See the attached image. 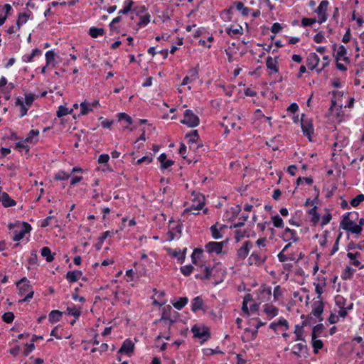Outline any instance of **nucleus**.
Wrapping results in <instances>:
<instances>
[{"mask_svg": "<svg viewBox=\"0 0 364 364\" xmlns=\"http://www.w3.org/2000/svg\"><path fill=\"white\" fill-rule=\"evenodd\" d=\"M16 285L18 289V294L25 296L23 299L19 300V303L28 301L33 296L34 291L32 286L30 284V281L26 277H23L16 282Z\"/></svg>", "mask_w": 364, "mask_h": 364, "instance_id": "1", "label": "nucleus"}, {"mask_svg": "<svg viewBox=\"0 0 364 364\" xmlns=\"http://www.w3.org/2000/svg\"><path fill=\"white\" fill-rule=\"evenodd\" d=\"M340 228L355 235H359L363 231V228L357 226V223H355V220L350 218V213H344L343 215Z\"/></svg>", "mask_w": 364, "mask_h": 364, "instance_id": "2", "label": "nucleus"}, {"mask_svg": "<svg viewBox=\"0 0 364 364\" xmlns=\"http://www.w3.org/2000/svg\"><path fill=\"white\" fill-rule=\"evenodd\" d=\"M178 313L170 305H166L162 308L161 322H163L168 328L176 323L178 318Z\"/></svg>", "mask_w": 364, "mask_h": 364, "instance_id": "3", "label": "nucleus"}, {"mask_svg": "<svg viewBox=\"0 0 364 364\" xmlns=\"http://www.w3.org/2000/svg\"><path fill=\"white\" fill-rule=\"evenodd\" d=\"M267 250H254L247 259L249 265L262 266L267 259Z\"/></svg>", "mask_w": 364, "mask_h": 364, "instance_id": "4", "label": "nucleus"}, {"mask_svg": "<svg viewBox=\"0 0 364 364\" xmlns=\"http://www.w3.org/2000/svg\"><path fill=\"white\" fill-rule=\"evenodd\" d=\"M181 123L186 125L189 128H195L200 124V119L191 109H186L183 113V119Z\"/></svg>", "mask_w": 364, "mask_h": 364, "instance_id": "5", "label": "nucleus"}, {"mask_svg": "<svg viewBox=\"0 0 364 364\" xmlns=\"http://www.w3.org/2000/svg\"><path fill=\"white\" fill-rule=\"evenodd\" d=\"M300 124L303 134L306 136L311 141L312 135L314 132L311 120L310 119L306 118V115L302 114L300 119Z\"/></svg>", "mask_w": 364, "mask_h": 364, "instance_id": "6", "label": "nucleus"}, {"mask_svg": "<svg viewBox=\"0 0 364 364\" xmlns=\"http://www.w3.org/2000/svg\"><path fill=\"white\" fill-rule=\"evenodd\" d=\"M191 331L195 338L200 339L201 343H204L208 341L210 338V331L208 328L203 326L200 327L197 325H194L191 328Z\"/></svg>", "mask_w": 364, "mask_h": 364, "instance_id": "7", "label": "nucleus"}, {"mask_svg": "<svg viewBox=\"0 0 364 364\" xmlns=\"http://www.w3.org/2000/svg\"><path fill=\"white\" fill-rule=\"evenodd\" d=\"M228 243V240L222 242H213L210 241L205 244V250L208 254L215 253L219 255L222 253L223 248L225 244Z\"/></svg>", "mask_w": 364, "mask_h": 364, "instance_id": "8", "label": "nucleus"}, {"mask_svg": "<svg viewBox=\"0 0 364 364\" xmlns=\"http://www.w3.org/2000/svg\"><path fill=\"white\" fill-rule=\"evenodd\" d=\"M329 4L328 0H323L320 2L318 6L315 9L314 12L317 14L318 16V22L323 23L326 21L328 18L327 8Z\"/></svg>", "mask_w": 364, "mask_h": 364, "instance_id": "9", "label": "nucleus"}, {"mask_svg": "<svg viewBox=\"0 0 364 364\" xmlns=\"http://www.w3.org/2000/svg\"><path fill=\"white\" fill-rule=\"evenodd\" d=\"M32 230L31 225L27 222H23L21 224V228L19 230H15L13 232V240L18 242L23 239L26 233H29Z\"/></svg>", "mask_w": 364, "mask_h": 364, "instance_id": "10", "label": "nucleus"}, {"mask_svg": "<svg viewBox=\"0 0 364 364\" xmlns=\"http://www.w3.org/2000/svg\"><path fill=\"white\" fill-rule=\"evenodd\" d=\"M280 238L284 242H296L299 240V237L297 236L296 231L293 229H290L289 228H286L284 230L280 235Z\"/></svg>", "mask_w": 364, "mask_h": 364, "instance_id": "11", "label": "nucleus"}, {"mask_svg": "<svg viewBox=\"0 0 364 364\" xmlns=\"http://www.w3.org/2000/svg\"><path fill=\"white\" fill-rule=\"evenodd\" d=\"M252 247L253 245L251 241L247 240L244 242L242 245L237 251V257L240 259H245L249 255V252Z\"/></svg>", "mask_w": 364, "mask_h": 364, "instance_id": "12", "label": "nucleus"}, {"mask_svg": "<svg viewBox=\"0 0 364 364\" xmlns=\"http://www.w3.org/2000/svg\"><path fill=\"white\" fill-rule=\"evenodd\" d=\"M134 350V344L130 339L128 338L123 342L121 348L118 350V353L121 354L124 353L127 355L130 356L133 353Z\"/></svg>", "mask_w": 364, "mask_h": 364, "instance_id": "13", "label": "nucleus"}, {"mask_svg": "<svg viewBox=\"0 0 364 364\" xmlns=\"http://www.w3.org/2000/svg\"><path fill=\"white\" fill-rule=\"evenodd\" d=\"M347 54V49L343 45H340L338 48L336 53L334 55L336 61L343 60L346 63H349L350 60Z\"/></svg>", "mask_w": 364, "mask_h": 364, "instance_id": "14", "label": "nucleus"}, {"mask_svg": "<svg viewBox=\"0 0 364 364\" xmlns=\"http://www.w3.org/2000/svg\"><path fill=\"white\" fill-rule=\"evenodd\" d=\"M320 61L318 55L316 53H310L306 59V63L311 70L316 68Z\"/></svg>", "mask_w": 364, "mask_h": 364, "instance_id": "15", "label": "nucleus"}, {"mask_svg": "<svg viewBox=\"0 0 364 364\" xmlns=\"http://www.w3.org/2000/svg\"><path fill=\"white\" fill-rule=\"evenodd\" d=\"M118 230L115 231V233H117ZM114 232L113 230H107L104 232L102 235L98 238L97 243L95 245V248L97 251H100L102 249L104 241L107 237H111L114 235Z\"/></svg>", "mask_w": 364, "mask_h": 364, "instance_id": "16", "label": "nucleus"}, {"mask_svg": "<svg viewBox=\"0 0 364 364\" xmlns=\"http://www.w3.org/2000/svg\"><path fill=\"white\" fill-rule=\"evenodd\" d=\"M308 351L309 349L307 346L301 343L295 344L292 348V353L296 355L298 358L307 355Z\"/></svg>", "mask_w": 364, "mask_h": 364, "instance_id": "17", "label": "nucleus"}, {"mask_svg": "<svg viewBox=\"0 0 364 364\" xmlns=\"http://www.w3.org/2000/svg\"><path fill=\"white\" fill-rule=\"evenodd\" d=\"M323 303L322 301H318L315 303H314L312 306V314L313 315L319 318L320 321L323 320L321 318V315L323 312Z\"/></svg>", "mask_w": 364, "mask_h": 364, "instance_id": "18", "label": "nucleus"}, {"mask_svg": "<svg viewBox=\"0 0 364 364\" xmlns=\"http://www.w3.org/2000/svg\"><path fill=\"white\" fill-rule=\"evenodd\" d=\"M204 301L201 296H198L194 297L191 301V309L193 312L196 313L199 310L203 309Z\"/></svg>", "mask_w": 364, "mask_h": 364, "instance_id": "19", "label": "nucleus"}, {"mask_svg": "<svg viewBox=\"0 0 364 364\" xmlns=\"http://www.w3.org/2000/svg\"><path fill=\"white\" fill-rule=\"evenodd\" d=\"M0 201L1 202V204L4 208L13 207L16 205V200L12 199L9 196V195L6 192H3L1 193V196L0 197Z\"/></svg>", "mask_w": 364, "mask_h": 364, "instance_id": "20", "label": "nucleus"}, {"mask_svg": "<svg viewBox=\"0 0 364 364\" xmlns=\"http://www.w3.org/2000/svg\"><path fill=\"white\" fill-rule=\"evenodd\" d=\"M32 15V12L31 11H28L27 13H19L18 16V19L16 22V26L17 30H19L22 25L25 24L27 21L29 19L30 16Z\"/></svg>", "mask_w": 364, "mask_h": 364, "instance_id": "21", "label": "nucleus"}, {"mask_svg": "<svg viewBox=\"0 0 364 364\" xmlns=\"http://www.w3.org/2000/svg\"><path fill=\"white\" fill-rule=\"evenodd\" d=\"M264 312L267 314L269 319H272L278 315L279 309L273 305L267 304L264 305Z\"/></svg>", "mask_w": 364, "mask_h": 364, "instance_id": "22", "label": "nucleus"}, {"mask_svg": "<svg viewBox=\"0 0 364 364\" xmlns=\"http://www.w3.org/2000/svg\"><path fill=\"white\" fill-rule=\"evenodd\" d=\"M82 276V272L80 270L68 271L65 275V279L70 283H74Z\"/></svg>", "mask_w": 364, "mask_h": 364, "instance_id": "23", "label": "nucleus"}, {"mask_svg": "<svg viewBox=\"0 0 364 364\" xmlns=\"http://www.w3.org/2000/svg\"><path fill=\"white\" fill-rule=\"evenodd\" d=\"M266 66L271 70L272 73H277L279 72L278 62L277 58L273 59L271 56H268L266 60Z\"/></svg>", "mask_w": 364, "mask_h": 364, "instance_id": "24", "label": "nucleus"}, {"mask_svg": "<svg viewBox=\"0 0 364 364\" xmlns=\"http://www.w3.org/2000/svg\"><path fill=\"white\" fill-rule=\"evenodd\" d=\"M63 312L59 310H53L48 314V321L50 323H57L60 321Z\"/></svg>", "mask_w": 364, "mask_h": 364, "instance_id": "25", "label": "nucleus"}, {"mask_svg": "<svg viewBox=\"0 0 364 364\" xmlns=\"http://www.w3.org/2000/svg\"><path fill=\"white\" fill-rule=\"evenodd\" d=\"M304 325V322L302 323V325L296 324L295 326L294 334H295V341H301L305 342V338L304 337V331L303 326Z\"/></svg>", "mask_w": 364, "mask_h": 364, "instance_id": "26", "label": "nucleus"}, {"mask_svg": "<svg viewBox=\"0 0 364 364\" xmlns=\"http://www.w3.org/2000/svg\"><path fill=\"white\" fill-rule=\"evenodd\" d=\"M317 338L318 336H311V344L315 354L323 347V341Z\"/></svg>", "mask_w": 364, "mask_h": 364, "instance_id": "27", "label": "nucleus"}, {"mask_svg": "<svg viewBox=\"0 0 364 364\" xmlns=\"http://www.w3.org/2000/svg\"><path fill=\"white\" fill-rule=\"evenodd\" d=\"M42 257L46 258V262H51L54 260L55 253H52L50 249L48 247H43L41 250Z\"/></svg>", "mask_w": 364, "mask_h": 364, "instance_id": "28", "label": "nucleus"}, {"mask_svg": "<svg viewBox=\"0 0 364 364\" xmlns=\"http://www.w3.org/2000/svg\"><path fill=\"white\" fill-rule=\"evenodd\" d=\"M134 5L133 0H125L124 2V8L119 11V15H127L132 12V7Z\"/></svg>", "mask_w": 364, "mask_h": 364, "instance_id": "29", "label": "nucleus"}, {"mask_svg": "<svg viewBox=\"0 0 364 364\" xmlns=\"http://www.w3.org/2000/svg\"><path fill=\"white\" fill-rule=\"evenodd\" d=\"M105 29L102 28H97L95 26L90 27L88 31V34L93 38H97L99 36H102L105 34Z\"/></svg>", "mask_w": 364, "mask_h": 364, "instance_id": "30", "label": "nucleus"}, {"mask_svg": "<svg viewBox=\"0 0 364 364\" xmlns=\"http://www.w3.org/2000/svg\"><path fill=\"white\" fill-rule=\"evenodd\" d=\"M66 312L68 315L73 316L76 319H77L82 314L81 307H77L75 305H73V306H68Z\"/></svg>", "mask_w": 364, "mask_h": 364, "instance_id": "31", "label": "nucleus"}, {"mask_svg": "<svg viewBox=\"0 0 364 364\" xmlns=\"http://www.w3.org/2000/svg\"><path fill=\"white\" fill-rule=\"evenodd\" d=\"M169 253L175 258H176L181 262H183L186 258V249L183 251L181 250H175L171 251V249H168Z\"/></svg>", "mask_w": 364, "mask_h": 364, "instance_id": "32", "label": "nucleus"}, {"mask_svg": "<svg viewBox=\"0 0 364 364\" xmlns=\"http://www.w3.org/2000/svg\"><path fill=\"white\" fill-rule=\"evenodd\" d=\"M309 215H310L311 222H312L314 225H316L320 220V214L317 212V206L314 205L311 209L309 211Z\"/></svg>", "mask_w": 364, "mask_h": 364, "instance_id": "33", "label": "nucleus"}, {"mask_svg": "<svg viewBox=\"0 0 364 364\" xmlns=\"http://www.w3.org/2000/svg\"><path fill=\"white\" fill-rule=\"evenodd\" d=\"M224 225L221 227L220 229L218 228L217 225H213L210 228V230L211 232V236L214 240H219L223 237V234L221 233V230L223 228Z\"/></svg>", "mask_w": 364, "mask_h": 364, "instance_id": "34", "label": "nucleus"}, {"mask_svg": "<svg viewBox=\"0 0 364 364\" xmlns=\"http://www.w3.org/2000/svg\"><path fill=\"white\" fill-rule=\"evenodd\" d=\"M235 6L237 11H240L243 16H248L250 11L252 10L250 8L245 6L242 1H236L235 3Z\"/></svg>", "mask_w": 364, "mask_h": 364, "instance_id": "35", "label": "nucleus"}, {"mask_svg": "<svg viewBox=\"0 0 364 364\" xmlns=\"http://www.w3.org/2000/svg\"><path fill=\"white\" fill-rule=\"evenodd\" d=\"M186 138L188 139L189 144L196 143L199 139V134L198 130H193L191 132L186 134Z\"/></svg>", "mask_w": 364, "mask_h": 364, "instance_id": "36", "label": "nucleus"}, {"mask_svg": "<svg viewBox=\"0 0 364 364\" xmlns=\"http://www.w3.org/2000/svg\"><path fill=\"white\" fill-rule=\"evenodd\" d=\"M188 299L186 296L180 297L175 302H171L173 307L177 310H181L187 304Z\"/></svg>", "mask_w": 364, "mask_h": 364, "instance_id": "37", "label": "nucleus"}, {"mask_svg": "<svg viewBox=\"0 0 364 364\" xmlns=\"http://www.w3.org/2000/svg\"><path fill=\"white\" fill-rule=\"evenodd\" d=\"M249 218L247 213H242L238 218V222L233 223L230 225V228H239L245 225V221Z\"/></svg>", "mask_w": 364, "mask_h": 364, "instance_id": "38", "label": "nucleus"}, {"mask_svg": "<svg viewBox=\"0 0 364 364\" xmlns=\"http://www.w3.org/2000/svg\"><path fill=\"white\" fill-rule=\"evenodd\" d=\"M203 200L201 201H198V203H193L190 205V207L185 209V211L191 212L192 210H202L205 206V202H204V198L203 196H201Z\"/></svg>", "mask_w": 364, "mask_h": 364, "instance_id": "39", "label": "nucleus"}, {"mask_svg": "<svg viewBox=\"0 0 364 364\" xmlns=\"http://www.w3.org/2000/svg\"><path fill=\"white\" fill-rule=\"evenodd\" d=\"M355 269L350 266H347L341 274V278L343 280L350 279L355 272Z\"/></svg>", "mask_w": 364, "mask_h": 364, "instance_id": "40", "label": "nucleus"}, {"mask_svg": "<svg viewBox=\"0 0 364 364\" xmlns=\"http://www.w3.org/2000/svg\"><path fill=\"white\" fill-rule=\"evenodd\" d=\"M109 160V154H102L100 155L97 161H98L99 164H105L107 166V170L109 171V172H111V171H112V169L111 168H109V166L108 165Z\"/></svg>", "mask_w": 364, "mask_h": 364, "instance_id": "41", "label": "nucleus"}, {"mask_svg": "<svg viewBox=\"0 0 364 364\" xmlns=\"http://www.w3.org/2000/svg\"><path fill=\"white\" fill-rule=\"evenodd\" d=\"M26 142L23 141V139L16 143L14 149L18 150L21 152L23 150L27 154L30 151V146L28 145L25 144Z\"/></svg>", "mask_w": 364, "mask_h": 364, "instance_id": "42", "label": "nucleus"}, {"mask_svg": "<svg viewBox=\"0 0 364 364\" xmlns=\"http://www.w3.org/2000/svg\"><path fill=\"white\" fill-rule=\"evenodd\" d=\"M92 109L90 107V104L85 100L80 103V112L79 115H87Z\"/></svg>", "mask_w": 364, "mask_h": 364, "instance_id": "43", "label": "nucleus"}, {"mask_svg": "<svg viewBox=\"0 0 364 364\" xmlns=\"http://www.w3.org/2000/svg\"><path fill=\"white\" fill-rule=\"evenodd\" d=\"M72 112H73V109L69 110L68 108L66 107L65 106L60 105L58 107V109L56 114H57V117L60 118V117H64L68 114H71Z\"/></svg>", "mask_w": 364, "mask_h": 364, "instance_id": "44", "label": "nucleus"}, {"mask_svg": "<svg viewBox=\"0 0 364 364\" xmlns=\"http://www.w3.org/2000/svg\"><path fill=\"white\" fill-rule=\"evenodd\" d=\"M226 33L231 37H233V36L235 35L242 34L243 28L240 25H238L237 27L235 28H228L226 29Z\"/></svg>", "mask_w": 364, "mask_h": 364, "instance_id": "45", "label": "nucleus"}, {"mask_svg": "<svg viewBox=\"0 0 364 364\" xmlns=\"http://www.w3.org/2000/svg\"><path fill=\"white\" fill-rule=\"evenodd\" d=\"M272 222L274 227L282 228L284 227V221L279 215H275L272 217Z\"/></svg>", "mask_w": 364, "mask_h": 364, "instance_id": "46", "label": "nucleus"}, {"mask_svg": "<svg viewBox=\"0 0 364 364\" xmlns=\"http://www.w3.org/2000/svg\"><path fill=\"white\" fill-rule=\"evenodd\" d=\"M364 201V194L360 193L353 198L350 201V204L352 207H357L361 202Z\"/></svg>", "mask_w": 364, "mask_h": 364, "instance_id": "47", "label": "nucleus"}, {"mask_svg": "<svg viewBox=\"0 0 364 364\" xmlns=\"http://www.w3.org/2000/svg\"><path fill=\"white\" fill-rule=\"evenodd\" d=\"M71 176V173H66L64 171H59L54 176V178L57 181H65L68 180Z\"/></svg>", "mask_w": 364, "mask_h": 364, "instance_id": "48", "label": "nucleus"}, {"mask_svg": "<svg viewBox=\"0 0 364 364\" xmlns=\"http://www.w3.org/2000/svg\"><path fill=\"white\" fill-rule=\"evenodd\" d=\"M39 135V131L38 129H31L27 136L23 139V141L26 143H32L33 139L34 136H37Z\"/></svg>", "mask_w": 364, "mask_h": 364, "instance_id": "49", "label": "nucleus"}, {"mask_svg": "<svg viewBox=\"0 0 364 364\" xmlns=\"http://www.w3.org/2000/svg\"><path fill=\"white\" fill-rule=\"evenodd\" d=\"M335 303L339 309H343L346 307V299L341 295H337L335 296Z\"/></svg>", "mask_w": 364, "mask_h": 364, "instance_id": "50", "label": "nucleus"}, {"mask_svg": "<svg viewBox=\"0 0 364 364\" xmlns=\"http://www.w3.org/2000/svg\"><path fill=\"white\" fill-rule=\"evenodd\" d=\"M83 285L82 284H80L78 287L75 288L74 292L72 294V298L73 300L77 301L78 300L81 303L85 302L86 299L84 296H80L77 294V291H79L80 287H82Z\"/></svg>", "mask_w": 364, "mask_h": 364, "instance_id": "51", "label": "nucleus"}, {"mask_svg": "<svg viewBox=\"0 0 364 364\" xmlns=\"http://www.w3.org/2000/svg\"><path fill=\"white\" fill-rule=\"evenodd\" d=\"M150 22V15L145 14L144 15L140 16L139 21L137 23L138 26L143 27L146 26Z\"/></svg>", "mask_w": 364, "mask_h": 364, "instance_id": "52", "label": "nucleus"}, {"mask_svg": "<svg viewBox=\"0 0 364 364\" xmlns=\"http://www.w3.org/2000/svg\"><path fill=\"white\" fill-rule=\"evenodd\" d=\"M203 250L200 248H196L193 250L191 255V260L193 264H196L197 259H199L203 254Z\"/></svg>", "mask_w": 364, "mask_h": 364, "instance_id": "53", "label": "nucleus"}, {"mask_svg": "<svg viewBox=\"0 0 364 364\" xmlns=\"http://www.w3.org/2000/svg\"><path fill=\"white\" fill-rule=\"evenodd\" d=\"M55 53L53 50H48L46 53V65L53 63L55 60Z\"/></svg>", "mask_w": 364, "mask_h": 364, "instance_id": "54", "label": "nucleus"}, {"mask_svg": "<svg viewBox=\"0 0 364 364\" xmlns=\"http://www.w3.org/2000/svg\"><path fill=\"white\" fill-rule=\"evenodd\" d=\"M180 270L184 276L188 277L192 273L193 267L191 264H186L181 267Z\"/></svg>", "mask_w": 364, "mask_h": 364, "instance_id": "55", "label": "nucleus"}, {"mask_svg": "<svg viewBox=\"0 0 364 364\" xmlns=\"http://www.w3.org/2000/svg\"><path fill=\"white\" fill-rule=\"evenodd\" d=\"M118 119L119 121H125L129 125H131L133 123L132 117L124 112L118 114Z\"/></svg>", "mask_w": 364, "mask_h": 364, "instance_id": "56", "label": "nucleus"}, {"mask_svg": "<svg viewBox=\"0 0 364 364\" xmlns=\"http://www.w3.org/2000/svg\"><path fill=\"white\" fill-rule=\"evenodd\" d=\"M15 316L13 312H6L2 315V320L6 323H11L13 322Z\"/></svg>", "mask_w": 364, "mask_h": 364, "instance_id": "57", "label": "nucleus"}, {"mask_svg": "<svg viewBox=\"0 0 364 364\" xmlns=\"http://www.w3.org/2000/svg\"><path fill=\"white\" fill-rule=\"evenodd\" d=\"M318 22L315 18H303L301 19V26L307 27L311 26L315 23Z\"/></svg>", "mask_w": 364, "mask_h": 364, "instance_id": "58", "label": "nucleus"}, {"mask_svg": "<svg viewBox=\"0 0 364 364\" xmlns=\"http://www.w3.org/2000/svg\"><path fill=\"white\" fill-rule=\"evenodd\" d=\"M342 237V232H340L338 236H337V238L335 241V243L333 244V247L331 249V253H330V255L332 256L336 252H338V247H339V242H340V240Z\"/></svg>", "mask_w": 364, "mask_h": 364, "instance_id": "59", "label": "nucleus"}, {"mask_svg": "<svg viewBox=\"0 0 364 364\" xmlns=\"http://www.w3.org/2000/svg\"><path fill=\"white\" fill-rule=\"evenodd\" d=\"M146 11V8L145 6H134L132 7V12L136 14V16H141L143 14H144Z\"/></svg>", "mask_w": 364, "mask_h": 364, "instance_id": "60", "label": "nucleus"}, {"mask_svg": "<svg viewBox=\"0 0 364 364\" xmlns=\"http://www.w3.org/2000/svg\"><path fill=\"white\" fill-rule=\"evenodd\" d=\"M277 258L280 262H284L287 259H294L293 255L287 256L286 255H284V252H283L282 250L277 255Z\"/></svg>", "mask_w": 364, "mask_h": 364, "instance_id": "61", "label": "nucleus"}, {"mask_svg": "<svg viewBox=\"0 0 364 364\" xmlns=\"http://www.w3.org/2000/svg\"><path fill=\"white\" fill-rule=\"evenodd\" d=\"M28 263L31 265L38 264V255L36 250H33L31 252V257L28 260Z\"/></svg>", "mask_w": 364, "mask_h": 364, "instance_id": "62", "label": "nucleus"}, {"mask_svg": "<svg viewBox=\"0 0 364 364\" xmlns=\"http://www.w3.org/2000/svg\"><path fill=\"white\" fill-rule=\"evenodd\" d=\"M25 350L23 351V355L28 356L31 352L35 349V345L31 341V343H26L25 345Z\"/></svg>", "mask_w": 364, "mask_h": 364, "instance_id": "63", "label": "nucleus"}, {"mask_svg": "<svg viewBox=\"0 0 364 364\" xmlns=\"http://www.w3.org/2000/svg\"><path fill=\"white\" fill-rule=\"evenodd\" d=\"M331 218H332V215H331V213H328L327 214H325L324 215H323V217L321 218V226L323 227V226L326 225L331 221Z\"/></svg>", "mask_w": 364, "mask_h": 364, "instance_id": "64", "label": "nucleus"}]
</instances>
